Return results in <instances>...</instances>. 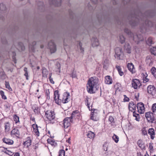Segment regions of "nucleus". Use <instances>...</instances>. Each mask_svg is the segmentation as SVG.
Returning a JSON list of instances; mask_svg holds the SVG:
<instances>
[{"mask_svg": "<svg viewBox=\"0 0 156 156\" xmlns=\"http://www.w3.org/2000/svg\"><path fill=\"white\" fill-rule=\"evenodd\" d=\"M119 41L121 44H123L125 42V38L123 35H121L120 36Z\"/></svg>", "mask_w": 156, "mask_h": 156, "instance_id": "nucleus-38", "label": "nucleus"}, {"mask_svg": "<svg viewBox=\"0 0 156 156\" xmlns=\"http://www.w3.org/2000/svg\"><path fill=\"white\" fill-rule=\"evenodd\" d=\"M6 8L5 5L3 3L0 4V9L2 11H5L6 10Z\"/></svg>", "mask_w": 156, "mask_h": 156, "instance_id": "nucleus-39", "label": "nucleus"}, {"mask_svg": "<svg viewBox=\"0 0 156 156\" xmlns=\"http://www.w3.org/2000/svg\"><path fill=\"white\" fill-rule=\"evenodd\" d=\"M152 57L151 56H148L146 58V61L147 62H151Z\"/></svg>", "mask_w": 156, "mask_h": 156, "instance_id": "nucleus-46", "label": "nucleus"}, {"mask_svg": "<svg viewBox=\"0 0 156 156\" xmlns=\"http://www.w3.org/2000/svg\"><path fill=\"white\" fill-rule=\"evenodd\" d=\"M151 111L153 113L156 112V103L152 105L151 107Z\"/></svg>", "mask_w": 156, "mask_h": 156, "instance_id": "nucleus-37", "label": "nucleus"}, {"mask_svg": "<svg viewBox=\"0 0 156 156\" xmlns=\"http://www.w3.org/2000/svg\"><path fill=\"white\" fill-rule=\"evenodd\" d=\"M95 135L94 133L91 131H89L87 134V136L88 137L92 139L94 138Z\"/></svg>", "mask_w": 156, "mask_h": 156, "instance_id": "nucleus-23", "label": "nucleus"}, {"mask_svg": "<svg viewBox=\"0 0 156 156\" xmlns=\"http://www.w3.org/2000/svg\"><path fill=\"white\" fill-rule=\"evenodd\" d=\"M124 102H128L129 101V98L127 97L126 95H124Z\"/></svg>", "mask_w": 156, "mask_h": 156, "instance_id": "nucleus-49", "label": "nucleus"}, {"mask_svg": "<svg viewBox=\"0 0 156 156\" xmlns=\"http://www.w3.org/2000/svg\"><path fill=\"white\" fill-rule=\"evenodd\" d=\"M142 133L143 135H145L147 134V131L146 130H142Z\"/></svg>", "mask_w": 156, "mask_h": 156, "instance_id": "nucleus-54", "label": "nucleus"}, {"mask_svg": "<svg viewBox=\"0 0 156 156\" xmlns=\"http://www.w3.org/2000/svg\"><path fill=\"white\" fill-rule=\"evenodd\" d=\"M98 0H91V1L94 2V3L96 4Z\"/></svg>", "mask_w": 156, "mask_h": 156, "instance_id": "nucleus-58", "label": "nucleus"}, {"mask_svg": "<svg viewBox=\"0 0 156 156\" xmlns=\"http://www.w3.org/2000/svg\"><path fill=\"white\" fill-rule=\"evenodd\" d=\"M24 76L26 77V79L27 80L28 79V72H25L24 74Z\"/></svg>", "mask_w": 156, "mask_h": 156, "instance_id": "nucleus-55", "label": "nucleus"}, {"mask_svg": "<svg viewBox=\"0 0 156 156\" xmlns=\"http://www.w3.org/2000/svg\"><path fill=\"white\" fill-rule=\"evenodd\" d=\"M45 116L49 120L51 121L55 118V114L53 112L48 111L45 113Z\"/></svg>", "mask_w": 156, "mask_h": 156, "instance_id": "nucleus-6", "label": "nucleus"}, {"mask_svg": "<svg viewBox=\"0 0 156 156\" xmlns=\"http://www.w3.org/2000/svg\"><path fill=\"white\" fill-rule=\"evenodd\" d=\"M112 139L116 143H118L119 140V137L115 134L112 136Z\"/></svg>", "mask_w": 156, "mask_h": 156, "instance_id": "nucleus-35", "label": "nucleus"}, {"mask_svg": "<svg viewBox=\"0 0 156 156\" xmlns=\"http://www.w3.org/2000/svg\"><path fill=\"white\" fill-rule=\"evenodd\" d=\"M33 128L34 129V132L35 133V134L37 136H39V131L38 128L37 124H33L32 125Z\"/></svg>", "mask_w": 156, "mask_h": 156, "instance_id": "nucleus-20", "label": "nucleus"}, {"mask_svg": "<svg viewBox=\"0 0 156 156\" xmlns=\"http://www.w3.org/2000/svg\"><path fill=\"white\" fill-rule=\"evenodd\" d=\"M136 105L133 102H130L129 105V110L132 112L133 111H135V110H136Z\"/></svg>", "mask_w": 156, "mask_h": 156, "instance_id": "nucleus-17", "label": "nucleus"}, {"mask_svg": "<svg viewBox=\"0 0 156 156\" xmlns=\"http://www.w3.org/2000/svg\"><path fill=\"white\" fill-rule=\"evenodd\" d=\"M45 96L47 99L49 100L50 99L49 96L50 92L49 89H46L45 90Z\"/></svg>", "mask_w": 156, "mask_h": 156, "instance_id": "nucleus-32", "label": "nucleus"}, {"mask_svg": "<svg viewBox=\"0 0 156 156\" xmlns=\"http://www.w3.org/2000/svg\"><path fill=\"white\" fill-rule=\"evenodd\" d=\"M132 87L135 89H137L141 86V84L140 80L137 79H135L132 80L131 81Z\"/></svg>", "mask_w": 156, "mask_h": 156, "instance_id": "nucleus-5", "label": "nucleus"}, {"mask_svg": "<svg viewBox=\"0 0 156 156\" xmlns=\"http://www.w3.org/2000/svg\"><path fill=\"white\" fill-rule=\"evenodd\" d=\"M3 142L8 145L13 144L14 143L13 141L9 139L4 137L2 139Z\"/></svg>", "mask_w": 156, "mask_h": 156, "instance_id": "nucleus-16", "label": "nucleus"}, {"mask_svg": "<svg viewBox=\"0 0 156 156\" xmlns=\"http://www.w3.org/2000/svg\"><path fill=\"white\" fill-rule=\"evenodd\" d=\"M29 138V139L24 143V145L27 147L30 145L31 142V140L30 139V138Z\"/></svg>", "mask_w": 156, "mask_h": 156, "instance_id": "nucleus-30", "label": "nucleus"}, {"mask_svg": "<svg viewBox=\"0 0 156 156\" xmlns=\"http://www.w3.org/2000/svg\"><path fill=\"white\" fill-rule=\"evenodd\" d=\"M115 53L117 57L119 58L122 53V49L120 48H116L115 49Z\"/></svg>", "mask_w": 156, "mask_h": 156, "instance_id": "nucleus-21", "label": "nucleus"}, {"mask_svg": "<svg viewBox=\"0 0 156 156\" xmlns=\"http://www.w3.org/2000/svg\"><path fill=\"white\" fill-rule=\"evenodd\" d=\"M61 2V0H52V4L58 6L60 5Z\"/></svg>", "mask_w": 156, "mask_h": 156, "instance_id": "nucleus-25", "label": "nucleus"}, {"mask_svg": "<svg viewBox=\"0 0 156 156\" xmlns=\"http://www.w3.org/2000/svg\"><path fill=\"white\" fill-rule=\"evenodd\" d=\"M98 80L97 77H93L90 78L87 85L88 92L90 94L95 93L98 88Z\"/></svg>", "mask_w": 156, "mask_h": 156, "instance_id": "nucleus-1", "label": "nucleus"}, {"mask_svg": "<svg viewBox=\"0 0 156 156\" xmlns=\"http://www.w3.org/2000/svg\"><path fill=\"white\" fill-rule=\"evenodd\" d=\"M18 48L19 50H24L25 49V47L23 46V44L20 42L18 44Z\"/></svg>", "mask_w": 156, "mask_h": 156, "instance_id": "nucleus-33", "label": "nucleus"}, {"mask_svg": "<svg viewBox=\"0 0 156 156\" xmlns=\"http://www.w3.org/2000/svg\"><path fill=\"white\" fill-rule=\"evenodd\" d=\"M116 68L117 70H118L119 75L121 76H123L124 75V73L122 71V69H121L120 66H119L117 65L116 66Z\"/></svg>", "mask_w": 156, "mask_h": 156, "instance_id": "nucleus-27", "label": "nucleus"}, {"mask_svg": "<svg viewBox=\"0 0 156 156\" xmlns=\"http://www.w3.org/2000/svg\"><path fill=\"white\" fill-rule=\"evenodd\" d=\"M124 1V3H125V1H126V3H127L130 0H123Z\"/></svg>", "mask_w": 156, "mask_h": 156, "instance_id": "nucleus-63", "label": "nucleus"}, {"mask_svg": "<svg viewBox=\"0 0 156 156\" xmlns=\"http://www.w3.org/2000/svg\"><path fill=\"white\" fill-rule=\"evenodd\" d=\"M149 79L148 78H145V79L144 80V81H145L146 82H147L149 81Z\"/></svg>", "mask_w": 156, "mask_h": 156, "instance_id": "nucleus-59", "label": "nucleus"}, {"mask_svg": "<svg viewBox=\"0 0 156 156\" xmlns=\"http://www.w3.org/2000/svg\"><path fill=\"white\" fill-rule=\"evenodd\" d=\"M78 114L77 111H74L72 114V115L70 117H67L65 118L62 123L65 128H67L70 126V123L73 122L72 119L75 116L76 114Z\"/></svg>", "mask_w": 156, "mask_h": 156, "instance_id": "nucleus-2", "label": "nucleus"}, {"mask_svg": "<svg viewBox=\"0 0 156 156\" xmlns=\"http://www.w3.org/2000/svg\"><path fill=\"white\" fill-rule=\"evenodd\" d=\"M51 75H52V73H50L49 74V80L51 83H52V84H54V81L53 80V78L51 77Z\"/></svg>", "mask_w": 156, "mask_h": 156, "instance_id": "nucleus-48", "label": "nucleus"}, {"mask_svg": "<svg viewBox=\"0 0 156 156\" xmlns=\"http://www.w3.org/2000/svg\"><path fill=\"white\" fill-rule=\"evenodd\" d=\"M133 115L134 117L136 118L135 119L137 121H139L140 119V115L137 113H136L135 111L133 112Z\"/></svg>", "mask_w": 156, "mask_h": 156, "instance_id": "nucleus-29", "label": "nucleus"}, {"mask_svg": "<svg viewBox=\"0 0 156 156\" xmlns=\"http://www.w3.org/2000/svg\"><path fill=\"white\" fill-rule=\"evenodd\" d=\"M147 43L148 45H151L153 44L152 39L151 37H149L148 38L147 41Z\"/></svg>", "mask_w": 156, "mask_h": 156, "instance_id": "nucleus-43", "label": "nucleus"}, {"mask_svg": "<svg viewBox=\"0 0 156 156\" xmlns=\"http://www.w3.org/2000/svg\"><path fill=\"white\" fill-rule=\"evenodd\" d=\"M124 32L129 36L130 37H132V35H133V40L135 42H137V44H138L140 41H141L143 40L142 36L141 34L136 35L135 36H134L133 34L127 28L125 29Z\"/></svg>", "mask_w": 156, "mask_h": 156, "instance_id": "nucleus-3", "label": "nucleus"}, {"mask_svg": "<svg viewBox=\"0 0 156 156\" xmlns=\"http://www.w3.org/2000/svg\"><path fill=\"white\" fill-rule=\"evenodd\" d=\"M4 126L5 132V133H9L12 127L11 123L9 122H5L4 124Z\"/></svg>", "mask_w": 156, "mask_h": 156, "instance_id": "nucleus-10", "label": "nucleus"}, {"mask_svg": "<svg viewBox=\"0 0 156 156\" xmlns=\"http://www.w3.org/2000/svg\"><path fill=\"white\" fill-rule=\"evenodd\" d=\"M109 120L111 122H112L114 121V118L112 116H110L109 118Z\"/></svg>", "mask_w": 156, "mask_h": 156, "instance_id": "nucleus-53", "label": "nucleus"}, {"mask_svg": "<svg viewBox=\"0 0 156 156\" xmlns=\"http://www.w3.org/2000/svg\"><path fill=\"white\" fill-rule=\"evenodd\" d=\"M91 115V116L90 119L91 120L95 121L99 120V118L96 113L92 112Z\"/></svg>", "mask_w": 156, "mask_h": 156, "instance_id": "nucleus-18", "label": "nucleus"}, {"mask_svg": "<svg viewBox=\"0 0 156 156\" xmlns=\"http://www.w3.org/2000/svg\"><path fill=\"white\" fill-rule=\"evenodd\" d=\"M70 138L69 137V138L68 140H67V141L68 142V143H69V144H70L71 142H70Z\"/></svg>", "mask_w": 156, "mask_h": 156, "instance_id": "nucleus-60", "label": "nucleus"}, {"mask_svg": "<svg viewBox=\"0 0 156 156\" xmlns=\"http://www.w3.org/2000/svg\"><path fill=\"white\" fill-rule=\"evenodd\" d=\"M127 66L129 70L132 73H135V68L132 63H128L127 65Z\"/></svg>", "mask_w": 156, "mask_h": 156, "instance_id": "nucleus-14", "label": "nucleus"}, {"mask_svg": "<svg viewBox=\"0 0 156 156\" xmlns=\"http://www.w3.org/2000/svg\"><path fill=\"white\" fill-rule=\"evenodd\" d=\"M14 156H20V154L19 153H16L14 155Z\"/></svg>", "mask_w": 156, "mask_h": 156, "instance_id": "nucleus-57", "label": "nucleus"}, {"mask_svg": "<svg viewBox=\"0 0 156 156\" xmlns=\"http://www.w3.org/2000/svg\"><path fill=\"white\" fill-rule=\"evenodd\" d=\"M5 153L11 156L13 154V153L12 152L7 150H6L5 151Z\"/></svg>", "mask_w": 156, "mask_h": 156, "instance_id": "nucleus-45", "label": "nucleus"}, {"mask_svg": "<svg viewBox=\"0 0 156 156\" xmlns=\"http://www.w3.org/2000/svg\"><path fill=\"white\" fill-rule=\"evenodd\" d=\"M36 44V42L35 41H34L32 43V44L31 45L32 46H34V45H35Z\"/></svg>", "mask_w": 156, "mask_h": 156, "instance_id": "nucleus-62", "label": "nucleus"}, {"mask_svg": "<svg viewBox=\"0 0 156 156\" xmlns=\"http://www.w3.org/2000/svg\"><path fill=\"white\" fill-rule=\"evenodd\" d=\"M70 96L69 93L66 92L64 94L62 100V102L63 103H66L69 101V98Z\"/></svg>", "mask_w": 156, "mask_h": 156, "instance_id": "nucleus-13", "label": "nucleus"}, {"mask_svg": "<svg viewBox=\"0 0 156 156\" xmlns=\"http://www.w3.org/2000/svg\"><path fill=\"white\" fill-rule=\"evenodd\" d=\"M149 148L150 150L152 151L153 150V144L152 143H150L149 144Z\"/></svg>", "mask_w": 156, "mask_h": 156, "instance_id": "nucleus-50", "label": "nucleus"}, {"mask_svg": "<svg viewBox=\"0 0 156 156\" xmlns=\"http://www.w3.org/2000/svg\"><path fill=\"white\" fill-rule=\"evenodd\" d=\"M147 93L153 95L154 94L155 91V87L152 85H149L147 87Z\"/></svg>", "mask_w": 156, "mask_h": 156, "instance_id": "nucleus-12", "label": "nucleus"}, {"mask_svg": "<svg viewBox=\"0 0 156 156\" xmlns=\"http://www.w3.org/2000/svg\"><path fill=\"white\" fill-rule=\"evenodd\" d=\"M137 144L141 149H143L144 148L145 146L141 140H139L138 141Z\"/></svg>", "mask_w": 156, "mask_h": 156, "instance_id": "nucleus-28", "label": "nucleus"}, {"mask_svg": "<svg viewBox=\"0 0 156 156\" xmlns=\"http://www.w3.org/2000/svg\"><path fill=\"white\" fill-rule=\"evenodd\" d=\"M112 79L109 76H107L105 78V83L106 84H110L112 83Z\"/></svg>", "mask_w": 156, "mask_h": 156, "instance_id": "nucleus-22", "label": "nucleus"}, {"mask_svg": "<svg viewBox=\"0 0 156 156\" xmlns=\"http://www.w3.org/2000/svg\"><path fill=\"white\" fill-rule=\"evenodd\" d=\"M48 73V70L44 67L42 68V76L44 77H47V75Z\"/></svg>", "mask_w": 156, "mask_h": 156, "instance_id": "nucleus-24", "label": "nucleus"}, {"mask_svg": "<svg viewBox=\"0 0 156 156\" xmlns=\"http://www.w3.org/2000/svg\"><path fill=\"white\" fill-rule=\"evenodd\" d=\"M5 86L6 88L8 89L9 91H12V89L10 87L8 82L5 81Z\"/></svg>", "mask_w": 156, "mask_h": 156, "instance_id": "nucleus-34", "label": "nucleus"}, {"mask_svg": "<svg viewBox=\"0 0 156 156\" xmlns=\"http://www.w3.org/2000/svg\"><path fill=\"white\" fill-rule=\"evenodd\" d=\"M34 111L35 113H37L39 111V108L37 107H35V108L34 109Z\"/></svg>", "mask_w": 156, "mask_h": 156, "instance_id": "nucleus-52", "label": "nucleus"}, {"mask_svg": "<svg viewBox=\"0 0 156 156\" xmlns=\"http://www.w3.org/2000/svg\"><path fill=\"white\" fill-rule=\"evenodd\" d=\"M152 74L156 78V68L154 67H152L151 69Z\"/></svg>", "mask_w": 156, "mask_h": 156, "instance_id": "nucleus-31", "label": "nucleus"}, {"mask_svg": "<svg viewBox=\"0 0 156 156\" xmlns=\"http://www.w3.org/2000/svg\"><path fill=\"white\" fill-rule=\"evenodd\" d=\"M88 98H86V100H85V103L86 105L88 107L89 110H91L92 111V110L91 109H90V107L89 106L90 104H89V102H88Z\"/></svg>", "mask_w": 156, "mask_h": 156, "instance_id": "nucleus-42", "label": "nucleus"}, {"mask_svg": "<svg viewBox=\"0 0 156 156\" xmlns=\"http://www.w3.org/2000/svg\"><path fill=\"white\" fill-rule=\"evenodd\" d=\"M148 133L150 135L151 138L153 140L155 136V133L153 128H150L148 130Z\"/></svg>", "mask_w": 156, "mask_h": 156, "instance_id": "nucleus-15", "label": "nucleus"}, {"mask_svg": "<svg viewBox=\"0 0 156 156\" xmlns=\"http://www.w3.org/2000/svg\"><path fill=\"white\" fill-rule=\"evenodd\" d=\"M92 46L93 47H97L99 44L97 38H93L91 39Z\"/></svg>", "mask_w": 156, "mask_h": 156, "instance_id": "nucleus-19", "label": "nucleus"}, {"mask_svg": "<svg viewBox=\"0 0 156 156\" xmlns=\"http://www.w3.org/2000/svg\"><path fill=\"white\" fill-rule=\"evenodd\" d=\"M125 49L128 53H131V47L129 44H126L125 46Z\"/></svg>", "mask_w": 156, "mask_h": 156, "instance_id": "nucleus-26", "label": "nucleus"}, {"mask_svg": "<svg viewBox=\"0 0 156 156\" xmlns=\"http://www.w3.org/2000/svg\"><path fill=\"white\" fill-rule=\"evenodd\" d=\"M11 135L13 137H20V133L18 129L16 128L13 129L11 132Z\"/></svg>", "mask_w": 156, "mask_h": 156, "instance_id": "nucleus-8", "label": "nucleus"}, {"mask_svg": "<svg viewBox=\"0 0 156 156\" xmlns=\"http://www.w3.org/2000/svg\"><path fill=\"white\" fill-rule=\"evenodd\" d=\"M79 45L80 46V50L82 52L83 51L84 49L82 47V44L80 42L79 43Z\"/></svg>", "mask_w": 156, "mask_h": 156, "instance_id": "nucleus-51", "label": "nucleus"}, {"mask_svg": "<svg viewBox=\"0 0 156 156\" xmlns=\"http://www.w3.org/2000/svg\"><path fill=\"white\" fill-rule=\"evenodd\" d=\"M145 116L148 122L151 123H155L156 122V119L155 118L152 112H146Z\"/></svg>", "mask_w": 156, "mask_h": 156, "instance_id": "nucleus-4", "label": "nucleus"}, {"mask_svg": "<svg viewBox=\"0 0 156 156\" xmlns=\"http://www.w3.org/2000/svg\"><path fill=\"white\" fill-rule=\"evenodd\" d=\"M13 118L15 122L16 123H17L19 122V118L16 115H14Z\"/></svg>", "mask_w": 156, "mask_h": 156, "instance_id": "nucleus-41", "label": "nucleus"}, {"mask_svg": "<svg viewBox=\"0 0 156 156\" xmlns=\"http://www.w3.org/2000/svg\"><path fill=\"white\" fill-rule=\"evenodd\" d=\"M151 53L155 55H156V47H153L150 49Z\"/></svg>", "mask_w": 156, "mask_h": 156, "instance_id": "nucleus-36", "label": "nucleus"}, {"mask_svg": "<svg viewBox=\"0 0 156 156\" xmlns=\"http://www.w3.org/2000/svg\"><path fill=\"white\" fill-rule=\"evenodd\" d=\"M72 77L73 78H75L76 77V76L75 74H73V73L72 75Z\"/></svg>", "mask_w": 156, "mask_h": 156, "instance_id": "nucleus-56", "label": "nucleus"}, {"mask_svg": "<svg viewBox=\"0 0 156 156\" xmlns=\"http://www.w3.org/2000/svg\"><path fill=\"white\" fill-rule=\"evenodd\" d=\"M65 151L63 150L60 151L59 154L58 156H65Z\"/></svg>", "mask_w": 156, "mask_h": 156, "instance_id": "nucleus-44", "label": "nucleus"}, {"mask_svg": "<svg viewBox=\"0 0 156 156\" xmlns=\"http://www.w3.org/2000/svg\"><path fill=\"white\" fill-rule=\"evenodd\" d=\"M59 97L58 91L55 90L54 93V100L55 102L58 105H59L61 101V100L59 99Z\"/></svg>", "mask_w": 156, "mask_h": 156, "instance_id": "nucleus-11", "label": "nucleus"}, {"mask_svg": "<svg viewBox=\"0 0 156 156\" xmlns=\"http://www.w3.org/2000/svg\"><path fill=\"white\" fill-rule=\"evenodd\" d=\"M47 141L48 143H49L51 145H54L55 143V141L51 139H48Z\"/></svg>", "mask_w": 156, "mask_h": 156, "instance_id": "nucleus-47", "label": "nucleus"}, {"mask_svg": "<svg viewBox=\"0 0 156 156\" xmlns=\"http://www.w3.org/2000/svg\"><path fill=\"white\" fill-rule=\"evenodd\" d=\"M0 95L2 96V99L5 100L7 99L6 96L5 95L4 92L2 90L0 91Z\"/></svg>", "mask_w": 156, "mask_h": 156, "instance_id": "nucleus-40", "label": "nucleus"}, {"mask_svg": "<svg viewBox=\"0 0 156 156\" xmlns=\"http://www.w3.org/2000/svg\"><path fill=\"white\" fill-rule=\"evenodd\" d=\"M44 47V46L43 45H41V48H43Z\"/></svg>", "mask_w": 156, "mask_h": 156, "instance_id": "nucleus-64", "label": "nucleus"}, {"mask_svg": "<svg viewBox=\"0 0 156 156\" xmlns=\"http://www.w3.org/2000/svg\"><path fill=\"white\" fill-rule=\"evenodd\" d=\"M138 112L140 114H142L145 112L144 105L141 102L138 103L137 105Z\"/></svg>", "mask_w": 156, "mask_h": 156, "instance_id": "nucleus-7", "label": "nucleus"}, {"mask_svg": "<svg viewBox=\"0 0 156 156\" xmlns=\"http://www.w3.org/2000/svg\"><path fill=\"white\" fill-rule=\"evenodd\" d=\"M48 47L51 53L55 52L56 51V46L52 41H51L48 44Z\"/></svg>", "mask_w": 156, "mask_h": 156, "instance_id": "nucleus-9", "label": "nucleus"}, {"mask_svg": "<svg viewBox=\"0 0 156 156\" xmlns=\"http://www.w3.org/2000/svg\"><path fill=\"white\" fill-rule=\"evenodd\" d=\"M24 71L25 72H27V68L26 67H25L24 69Z\"/></svg>", "mask_w": 156, "mask_h": 156, "instance_id": "nucleus-61", "label": "nucleus"}]
</instances>
